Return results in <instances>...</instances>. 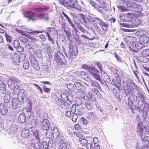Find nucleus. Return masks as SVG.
<instances>
[{
    "label": "nucleus",
    "instance_id": "obj_26",
    "mask_svg": "<svg viewBox=\"0 0 149 149\" xmlns=\"http://www.w3.org/2000/svg\"><path fill=\"white\" fill-rule=\"evenodd\" d=\"M79 141L80 144L83 146H85L88 142L87 140L83 136H81L79 138Z\"/></svg>",
    "mask_w": 149,
    "mask_h": 149
},
{
    "label": "nucleus",
    "instance_id": "obj_21",
    "mask_svg": "<svg viewBox=\"0 0 149 149\" xmlns=\"http://www.w3.org/2000/svg\"><path fill=\"white\" fill-rule=\"evenodd\" d=\"M19 122L21 123H24L26 121V116L24 113H22L19 115L18 119Z\"/></svg>",
    "mask_w": 149,
    "mask_h": 149
},
{
    "label": "nucleus",
    "instance_id": "obj_59",
    "mask_svg": "<svg viewBox=\"0 0 149 149\" xmlns=\"http://www.w3.org/2000/svg\"><path fill=\"white\" fill-rule=\"evenodd\" d=\"M76 110V106L75 104H73L72 106L71 111L72 113H75Z\"/></svg>",
    "mask_w": 149,
    "mask_h": 149
},
{
    "label": "nucleus",
    "instance_id": "obj_24",
    "mask_svg": "<svg viewBox=\"0 0 149 149\" xmlns=\"http://www.w3.org/2000/svg\"><path fill=\"white\" fill-rule=\"evenodd\" d=\"M78 97L80 98L84 99L85 98V92H84L81 90H79L77 91L76 93Z\"/></svg>",
    "mask_w": 149,
    "mask_h": 149
},
{
    "label": "nucleus",
    "instance_id": "obj_30",
    "mask_svg": "<svg viewBox=\"0 0 149 149\" xmlns=\"http://www.w3.org/2000/svg\"><path fill=\"white\" fill-rule=\"evenodd\" d=\"M6 86L5 84L2 82L0 84V92L4 94L6 92Z\"/></svg>",
    "mask_w": 149,
    "mask_h": 149
},
{
    "label": "nucleus",
    "instance_id": "obj_34",
    "mask_svg": "<svg viewBox=\"0 0 149 149\" xmlns=\"http://www.w3.org/2000/svg\"><path fill=\"white\" fill-rule=\"evenodd\" d=\"M42 149H48V143L45 141H43L42 142Z\"/></svg>",
    "mask_w": 149,
    "mask_h": 149
},
{
    "label": "nucleus",
    "instance_id": "obj_47",
    "mask_svg": "<svg viewBox=\"0 0 149 149\" xmlns=\"http://www.w3.org/2000/svg\"><path fill=\"white\" fill-rule=\"evenodd\" d=\"M27 51L30 54V55L31 56H32L35 53V50L33 47H32L30 49L28 50Z\"/></svg>",
    "mask_w": 149,
    "mask_h": 149
},
{
    "label": "nucleus",
    "instance_id": "obj_6",
    "mask_svg": "<svg viewBox=\"0 0 149 149\" xmlns=\"http://www.w3.org/2000/svg\"><path fill=\"white\" fill-rule=\"evenodd\" d=\"M89 71L90 73L92 74V76L96 80L100 82L102 81V79L99 74V71L97 70L95 68L91 67L89 68Z\"/></svg>",
    "mask_w": 149,
    "mask_h": 149
},
{
    "label": "nucleus",
    "instance_id": "obj_63",
    "mask_svg": "<svg viewBox=\"0 0 149 149\" xmlns=\"http://www.w3.org/2000/svg\"><path fill=\"white\" fill-rule=\"evenodd\" d=\"M81 120L82 121L83 124L84 125H86L88 123L87 121L84 117H82L81 118Z\"/></svg>",
    "mask_w": 149,
    "mask_h": 149
},
{
    "label": "nucleus",
    "instance_id": "obj_61",
    "mask_svg": "<svg viewBox=\"0 0 149 149\" xmlns=\"http://www.w3.org/2000/svg\"><path fill=\"white\" fill-rule=\"evenodd\" d=\"M87 149H91L93 148L92 144V143H89L86 144V146Z\"/></svg>",
    "mask_w": 149,
    "mask_h": 149
},
{
    "label": "nucleus",
    "instance_id": "obj_31",
    "mask_svg": "<svg viewBox=\"0 0 149 149\" xmlns=\"http://www.w3.org/2000/svg\"><path fill=\"white\" fill-rule=\"evenodd\" d=\"M135 88V86L133 83H131L127 88L128 91L129 93L133 92L134 89Z\"/></svg>",
    "mask_w": 149,
    "mask_h": 149
},
{
    "label": "nucleus",
    "instance_id": "obj_18",
    "mask_svg": "<svg viewBox=\"0 0 149 149\" xmlns=\"http://www.w3.org/2000/svg\"><path fill=\"white\" fill-rule=\"evenodd\" d=\"M143 44L140 41V42H135L132 45V47L137 49H140L144 47Z\"/></svg>",
    "mask_w": 149,
    "mask_h": 149
},
{
    "label": "nucleus",
    "instance_id": "obj_57",
    "mask_svg": "<svg viewBox=\"0 0 149 149\" xmlns=\"http://www.w3.org/2000/svg\"><path fill=\"white\" fill-rule=\"evenodd\" d=\"M114 54L117 60L119 62H121L122 61V59L118 55H117L116 53L115 52L114 53Z\"/></svg>",
    "mask_w": 149,
    "mask_h": 149
},
{
    "label": "nucleus",
    "instance_id": "obj_48",
    "mask_svg": "<svg viewBox=\"0 0 149 149\" xmlns=\"http://www.w3.org/2000/svg\"><path fill=\"white\" fill-rule=\"evenodd\" d=\"M6 48L10 50L11 52L14 51L13 48L10 45L8 44H6Z\"/></svg>",
    "mask_w": 149,
    "mask_h": 149
},
{
    "label": "nucleus",
    "instance_id": "obj_39",
    "mask_svg": "<svg viewBox=\"0 0 149 149\" xmlns=\"http://www.w3.org/2000/svg\"><path fill=\"white\" fill-rule=\"evenodd\" d=\"M36 55L39 57L41 58L42 56V53L41 50L40 49H37L36 51Z\"/></svg>",
    "mask_w": 149,
    "mask_h": 149
},
{
    "label": "nucleus",
    "instance_id": "obj_15",
    "mask_svg": "<svg viewBox=\"0 0 149 149\" xmlns=\"http://www.w3.org/2000/svg\"><path fill=\"white\" fill-rule=\"evenodd\" d=\"M135 17V15L134 14L132 13H127L124 16V17L125 18L124 19V22H127L128 23H130V22L133 21L132 19Z\"/></svg>",
    "mask_w": 149,
    "mask_h": 149
},
{
    "label": "nucleus",
    "instance_id": "obj_27",
    "mask_svg": "<svg viewBox=\"0 0 149 149\" xmlns=\"http://www.w3.org/2000/svg\"><path fill=\"white\" fill-rule=\"evenodd\" d=\"M13 108L14 109H16L18 107V101L16 98H13L12 101Z\"/></svg>",
    "mask_w": 149,
    "mask_h": 149
},
{
    "label": "nucleus",
    "instance_id": "obj_25",
    "mask_svg": "<svg viewBox=\"0 0 149 149\" xmlns=\"http://www.w3.org/2000/svg\"><path fill=\"white\" fill-rule=\"evenodd\" d=\"M133 6V9H135V10L138 12H141L143 10V7L141 5L136 3Z\"/></svg>",
    "mask_w": 149,
    "mask_h": 149
},
{
    "label": "nucleus",
    "instance_id": "obj_12",
    "mask_svg": "<svg viewBox=\"0 0 149 149\" xmlns=\"http://www.w3.org/2000/svg\"><path fill=\"white\" fill-rule=\"evenodd\" d=\"M21 135L23 139H26L28 138L31 135L29 129L27 127L24 128L22 131Z\"/></svg>",
    "mask_w": 149,
    "mask_h": 149
},
{
    "label": "nucleus",
    "instance_id": "obj_29",
    "mask_svg": "<svg viewBox=\"0 0 149 149\" xmlns=\"http://www.w3.org/2000/svg\"><path fill=\"white\" fill-rule=\"evenodd\" d=\"M59 132L58 129L56 128H54L53 130V138L56 139L58 138L59 135Z\"/></svg>",
    "mask_w": 149,
    "mask_h": 149
},
{
    "label": "nucleus",
    "instance_id": "obj_55",
    "mask_svg": "<svg viewBox=\"0 0 149 149\" xmlns=\"http://www.w3.org/2000/svg\"><path fill=\"white\" fill-rule=\"evenodd\" d=\"M1 54L2 57L5 58L8 55V54L5 50H3L1 52Z\"/></svg>",
    "mask_w": 149,
    "mask_h": 149
},
{
    "label": "nucleus",
    "instance_id": "obj_41",
    "mask_svg": "<svg viewBox=\"0 0 149 149\" xmlns=\"http://www.w3.org/2000/svg\"><path fill=\"white\" fill-rule=\"evenodd\" d=\"M46 34L48 36V40L52 44H54L55 43V41L52 38H51L49 33L48 32L46 33Z\"/></svg>",
    "mask_w": 149,
    "mask_h": 149
},
{
    "label": "nucleus",
    "instance_id": "obj_10",
    "mask_svg": "<svg viewBox=\"0 0 149 149\" xmlns=\"http://www.w3.org/2000/svg\"><path fill=\"white\" fill-rule=\"evenodd\" d=\"M42 144L40 141L33 139L31 141V149H41Z\"/></svg>",
    "mask_w": 149,
    "mask_h": 149
},
{
    "label": "nucleus",
    "instance_id": "obj_50",
    "mask_svg": "<svg viewBox=\"0 0 149 149\" xmlns=\"http://www.w3.org/2000/svg\"><path fill=\"white\" fill-rule=\"evenodd\" d=\"M81 128V125L78 123L75 124L74 125V128L77 131L80 130Z\"/></svg>",
    "mask_w": 149,
    "mask_h": 149
},
{
    "label": "nucleus",
    "instance_id": "obj_56",
    "mask_svg": "<svg viewBox=\"0 0 149 149\" xmlns=\"http://www.w3.org/2000/svg\"><path fill=\"white\" fill-rule=\"evenodd\" d=\"M24 50V48L23 47L20 46H19L16 49V50L18 52H22Z\"/></svg>",
    "mask_w": 149,
    "mask_h": 149
},
{
    "label": "nucleus",
    "instance_id": "obj_2",
    "mask_svg": "<svg viewBox=\"0 0 149 149\" xmlns=\"http://www.w3.org/2000/svg\"><path fill=\"white\" fill-rule=\"evenodd\" d=\"M25 16L26 17L29 18V20L33 21H35L39 19H44L45 20H47L48 19V17L47 15L42 14H37L31 11L27 12Z\"/></svg>",
    "mask_w": 149,
    "mask_h": 149
},
{
    "label": "nucleus",
    "instance_id": "obj_23",
    "mask_svg": "<svg viewBox=\"0 0 149 149\" xmlns=\"http://www.w3.org/2000/svg\"><path fill=\"white\" fill-rule=\"evenodd\" d=\"M87 78V80L89 82H91V84L93 86L96 87H98L99 86L100 87V84L97 82L93 81V79L92 77H91L88 76Z\"/></svg>",
    "mask_w": 149,
    "mask_h": 149
},
{
    "label": "nucleus",
    "instance_id": "obj_58",
    "mask_svg": "<svg viewBox=\"0 0 149 149\" xmlns=\"http://www.w3.org/2000/svg\"><path fill=\"white\" fill-rule=\"evenodd\" d=\"M18 101L19 102H22L24 100V96H21L19 94L17 96Z\"/></svg>",
    "mask_w": 149,
    "mask_h": 149
},
{
    "label": "nucleus",
    "instance_id": "obj_62",
    "mask_svg": "<svg viewBox=\"0 0 149 149\" xmlns=\"http://www.w3.org/2000/svg\"><path fill=\"white\" fill-rule=\"evenodd\" d=\"M68 22L69 23L70 25L74 29V30L76 29V28L75 27V26H74V24L72 22V21L71 19H70L69 20H68Z\"/></svg>",
    "mask_w": 149,
    "mask_h": 149
},
{
    "label": "nucleus",
    "instance_id": "obj_17",
    "mask_svg": "<svg viewBox=\"0 0 149 149\" xmlns=\"http://www.w3.org/2000/svg\"><path fill=\"white\" fill-rule=\"evenodd\" d=\"M58 149H69L67 143L63 139H61L58 143Z\"/></svg>",
    "mask_w": 149,
    "mask_h": 149
},
{
    "label": "nucleus",
    "instance_id": "obj_5",
    "mask_svg": "<svg viewBox=\"0 0 149 149\" xmlns=\"http://www.w3.org/2000/svg\"><path fill=\"white\" fill-rule=\"evenodd\" d=\"M143 123L142 121H140L138 123L137 129V132L139 136H141L142 141L149 142V137L148 136H144L143 134Z\"/></svg>",
    "mask_w": 149,
    "mask_h": 149
},
{
    "label": "nucleus",
    "instance_id": "obj_36",
    "mask_svg": "<svg viewBox=\"0 0 149 149\" xmlns=\"http://www.w3.org/2000/svg\"><path fill=\"white\" fill-rule=\"evenodd\" d=\"M86 108L89 110H91L93 108V106L90 102H88L85 103Z\"/></svg>",
    "mask_w": 149,
    "mask_h": 149
},
{
    "label": "nucleus",
    "instance_id": "obj_1",
    "mask_svg": "<svg viewBox=\"0 0 149 149\" xmlns=\"http://www.w3.org/2000/svg\"><path fill=\"white\" fill-rule=\"evenodd\" d=\"M59 2L68 8H73L79 12L81 11V7L77 0H59Z\"/></svg>",
    "mask_w": 149,
    "mask_h": 149
},
{
    "label": "nucleus",
    "instance_id": "obj_64",
    "mask_svg": "<svg viewBox=\"0 0 149 149\" xmlns=\"http://www.w3.org/2000/svg\"><path fill=\"white\" fill-rule=\"evenodd\" d=\"M93 148L94 149H100V146L99 144L96 143H94V145L93 147Z\"/></svg>",
    "mask_w": 149,
    "mask_h": 149
},
{
    "label": "nucleus",
    "instance_id": "obj_11",
    "mask_svg": "<svg viewBox=\"0 0 149 149\" xmlns=\"http://www.w3.org/2000/svg\"><path fill=\"white\" fill-rule=\"evenodd\" d=\"M58 105L63 109H66L70 107V106L69 103L60 98L58 99Z\"/></svg>",
    "mask_w": 149,
    "mask_h": 149
},
{
    "label": "nucleus",
    "instance_id": "obj_37",
    "mask_svg": "<svg viewBox=\"0 0 149 149\" xmlns=\"http://www.w3.org/2000/svg\"><path fill=\"white\" fill-rule=\"evenodd\" d=\"M74 85L76 88L79 90H81V87H82L83 86L79 82H75Z\"/></svg>",
    "mask_w": 149,
    "mask_h": 149
},
{
    "label": "nucleus",
    "instance_id": "obj_28",
    "mask_svg": "<svg viewBox=\"0 0 149 149\" xmlns=\"http://www.w3.org/2000/svg\"><path fill=\"white\" fill-rule=\"evenodd\" d=\"M125 4L126 6L128 8H130L133 9L134 5H135V3L131 1L126 0L125 1Z\"/></svg>",
    "mask_w": 149,
    "mask_h": 149
},
{
    "label": "nucleus",
    "instance_id": "obj_53",
    "mask_svg": "<svg viewBox=\"0 0 149 149\" xmlns=\"http://www.w3.org/2000/svg\"><path fill=\"white\" fill-rule=\"evenodd\" d=\"M71 115V111L70 110H68L65 113V116L68 118H70Z\"/></svg>",
    "mask_w": 149,
    "mask_h": 149
},
{
    "label": "nucleus",
    "instance_id": "obj_44",
    "mask_svg": "<svg viewBox=\"0 0 149 149\" xmlns=\"http://www.w3.org/2000/svg\"><path fill=\"white\" fill-rule=\"evenodd\" d=\"M47 9L46 7H38L35 9V10L38 11H42L47 10Z\"/></svg>",
    "mask_w": 149,
    "mask_h": 149
},
{
    "label": "nucleus",
    "instance_id": "obj_46",
    "mask_svg": "<svg viewBox=\"0 0 149 149\" xmlns=\"http://www.w3.org/2000/svg\"><path fill=\"white\" fill-rule=\"evenodd\" d=\"M43 89L44 92L47 93H49L51 90L50 88H48L45 86H43Z\"/></svg>",
    "mask_w": 149,
    "mask_h": 149
},
{
    "label": "nucleus",
    "instance_id": "obj_51",
    "mask_svg": "<svg viewBox=\"0 0 149 149\" xmlns=\"http://www.w3.org/2000/svg\"><path fill=\"white\" fill-rule=\"evenodd\" d=\"M41 119L40 118H37L34 121L35 125H34V127H36L37 125L40 123Z\"/></svg>",
    "mask_w": 149,
    "mask_h": 149
},
{
    "label": "nucleus",
    "instance_id": "obj_8",
    "mask_svg": "<svg viewBox=\"0 0 149 149\" xmlns=\"http://www.w3.org/2000/svg\"><path fill=\"white\" fill-rule=\"evenodd\" d=\"M8 55L12 60L13 61L15 65H18L19 63V56L17 53L14 51L9 52Z\"/></svg>",
    "mask_w": 149,
    "mask_h": 149
},
{
    "label": "nucleus",
    "instance_id": "obj_35",
    "mask_svg": "<svg viewBox=\"0 0 149 149\" xmlns=\"http://www.w3.org/2000/svg\"><path fill=\"white\" fill-rule=\"evenodd\" d=\"M5 36L6 37L7 42L8 43H9L11 42L13 39V37L6 33H5Z\"/></svg>",
    "mask_w": 149,
    "mask_h": 149
},
{
    "label": "nucleus",
    "instance_id": "obj_45",
    "mask_svg": "<svg viewBox=\"0 0 149 149\" xmlns=\"http://www.w3.org/2000/svg\"><path fill=\"white\" fill-rule=\"evenodd\" d=\"M30 62L32 65H36L38 64V62L34 58H31L30 60Z\"/></svg>",
    "mask_w": 149,
    "mask_h": 149
},
{
    "label": "nucleus",
    "instance_id": "obj_13",
    "mask_svg": "<svg viewBox=\"0 0 149 149\" xmlns=\"http://www.w3.org/2000/svg\"><path fill=\"white\" fill-rule=\"evenodd\" d=\"M136 38L132 36H126L125 38V40L128 44L131 45L134 43L136 41Z\"/></svg>",
    "mask_w": 149,
    "mask_h": 149
},
{
    "label": "nucleus",
    "instance_id": "obj_54",
    "mask_svg": "<svg viewBox=\"0 0 149 149\" xmlns=\"http://www.w3.org/2000/svg\"><path fill=\"white\" fill-rule=\"evenodd\" d=\"M10 100V97L7 95H5L4 97V100L5 102H7Z\"/></svg>",
    "mask_w": 149,
    "mask_h": 149
},
{
    "label": "nucleus",
    "instance_id": "obj_60",
    "mask_svg": "<svg viewBox=\"0 0 149 149\" xmlns=\"http://www.w3.org/2000/svg\"><path fill=\"white\" fill-rule=\"evenodd\" d=\"M19 45V43L18 40H15L14 41V46L15 47H17Z\"/></svg>",
    "mask_w": 149,
    "mask_h": 149
},
{
    "label": "nucleus",
    "instance_id": "obj_9",
    "mask_svg": "<svg viewBox=\"0 0 149 149\" xmlns=\"http://www.w3.org/2000/svg\"><path fill=\"white\" fill-rule=\"evenodd\" d=\"M54 60L58 65H61L63 62L62 58H63V55L59 51L55 52L54 56Z\"/></svg>",
    "mask_w": 149,
    "mask_h": 149
},
{
    "label": "nucleus",
    "instance_id": "obj_49",
    "mask_svg": "<svg viewBox=\"0 0 149 149\" xmlns=\"http://www.w3.org/2000/svg\"><path fill=\"white\" fill-rule=\"evenodd\" d=\"M47 31L52 33L55 31V29L53 27H48L46 28Z\"/></svg>",
    "mask_w": 149,
    "mask_h": 149
},
{
    "label": "nucleus",
    "instance_id": "obj_3",
    "mask_svg": "<svg viewBox=\"0 0 149 149\" xmlns=\"http://www.w3.org/2000/svg\"><path fill=\"white\" fill-rule=\"evenodd\" d=\"M98 2V3H96L94 1L91 0L90 3L98 12L102 13V8H104L106 7L107 6L103 0H96Z\"/></svg>",
    "mask_w": 149,
    "mask_h": 149
},
{
    "label": "nucleus",
    "instance_id": "obj_20",
    "mask_svg": "<svg viewBox=\"0 0 149 149\" xmlns=\"http://www.w3.org/2000/svg\"><path fill=\"white\" fill-rule=\"evenodd\" d=\"M22 28L25 30L28 33L31 34L32 33V34L34 35H35V33L38 34L40 33H42L43 32V31H42L39 30H36L35 31H31V30L24 26H22Z\"/></svg>",
    "mask_w": 149,
    "mask_h": 149
},
{
    "label": "nucleus",
    "instance_id": "obj_7",
    "mask_svg": "<svg viewBox=\"0 0 149 149\" xmlns=\"http://www.w3.org/2000/svg\"><path fill=\"white\" fill-rule=\"evenodd\" d=\"M141 23V20L140 19H135L132 22L127 23H120L122 26L132 28L137 26L138 25L140 24Z\"/></svg>",
    "mask_w": 149,
    "mask_h": 149
},
{
    "label": "nucleus",
    "instance_id": "obj_22",
    "mask_svg": "<svg viewBox=\"0 0 149 149\" xmlns=\"http://www.w3.org/2000/svg\"><path fill=\"white\" fill-rule=\"evenodd\" d=\"M95 20H97L98 22L101 27H108L107 25L105 22H104L103 20L101 19L98 18V17H95L94 18Z\"/></svg>",
    "mask_w": 149,
    "mask_h": 149
},
{
    "label": "nucleus",
    "instance_id": "obj_33",
    "mask_svg": "<svg viewBox=\"0 0 149 149\" xmlns=\"http://www.w3.org/2000/svg\"><path fill=\"white\" fill-rule=\"evenodd\" d=\"M140 41L143 44H146L149 41V37L147 36L144 37Z\"/></svg>",
    "mask_w": 149,
    "mask_h": 149
},
{
    "label": "nucleus",
    "instance_id": "obj_38",
    "mask_svg": "<svg viewBox=\"0 0 149 149\" xmlns=\"http://www.w3.org/2000/svg\"><path fill=\"white\" fill-rule=\"evenodd\" d=\"M19 39L24 43H26L28 41V39L26 38H25L22 36H20L19 37Z\"/></svg>",
    "mask_w": 149,
    "mask_h": 149
},
{
    "label": "nucleus",
    "instance_id": "obj_52",
    "mask_svg": "<svg viewBox=\"0 0 149 149\" xmlns=\"http://www.w3.org/2000/svg\"><path fill=\"white\" fill-rule=\"evenodd\" d=\"M46 52L47 54L48 55L49 58H50L52 57V55L50 54L52 49L51 48H49L48 49H46Z\"/></svg>",
    "mask_w": 149,
    "mask_h": 149
},
{
    "label": "nucleus",
    "instance_id": "obj_42",
    "mask_svg": "<svg viewBox=\"0 0 149 149\" xmlns=\"http://www.w3.org/2000/svg\"><path fill=\"white\" fill-rule=\"evenodd\" d=\"M77 118L78 116L75 113H74L72 115V120L74 123H75L76 122Z\"/></svg>",
    "mask_w": 149,
    "mask_h": 149
},
{
    "label": "nucleus",
    "instance_id": "obj_4",
    "mask_svg": "<svg viewBox=\"0 0 149 149\" xmlns=\"http://www.w3.org/2000/svg\"><path fill=\"white\" fill-rule=\"evenodd\" d=\"M98 95H100L99 97L101 95L99 93L98 90L97 88H93L91 89L89 91L87 95V96L92 101L95 102L98 97Z\"/></svg>",
    "mask_w": 149,
    "mask_h": 149
},
{
    "label": "nucleus",
    "instance_id": "obj_43",
    "mask_svg": "<svg viewBox=\"0 0 149 149\" xmlns=\"http://www.w3.org/2000/svg\"><path fill=\"white\" fill-rule=\"evenodd\" d=\"M28 38L30 39V41L31 42L35 43L36 42L37 40L36 38L32 36H30Z\"/></svg>",
    "mask_w": 149,
    "mask_h": 149
},
{
    "label": "nucleus",
    "instance_id": "obj_19",
    "mask_svg": "<svg viewBox=\"0 0 149 149\" xmlns=\"http://www.w3.org/2000/svg\"><path fill=\"white\" fill-rule=\"evenodd\" d=\"M0 111L3 115H5L8 111L6 107L3 103L0 104Z\"/></svg>",
    "mask_w": 149,
    "mask_h": 149
},
{
    "label": "nucleus",
    "instance_id": "obj_14",
    "mask_svg": "<svg viewBox=\"0 0 149 149\" xmlns=\"http://www.w3.org/2000/svg\"><path fill=\"white\" fill-rule=\"evenodd\" d=\"M121 79L118 74H117L115 79H113L112 82L113 85L118 89H120L121 86Z\"/></svg>",
    "mask_w": 149,
    "mask_h": 149
},
{
    "label": "nucleus",
    "instance_id": "obj_32",
    "mask_svg": "<svg viewBox=\"0 0 149 149\" xmlns=\"http://www.w3.org/2000/svg\"><path fill=\"white\" fill-rule=\"evenodd\" d=\"M141 55L143 57H147L149 56V49H143L141 52Z\"/></svg>",
    "mask_w": 149,
    "mask_h": 149
},
{
    "label": "nucleus",
    "instance_id": "obj_16",
    "mask_svg": "<svg viewBox=\"0 0 149 149\" xmlns=\"http://www.w3.org/2000/svg\"><path fill=\"white\" fill-rule=\"evenodd\" d=\"M49 122L47 119H44L42 122L41 127L42 129L47 130L49 128Z\"/></svg>",
    "mask_w": 149,
    "mask_h": 149
},
{
    "label": "nucleus",
    "instance_id": "obj_40",
    "mask_svg": "<svg viewBox=\"0 0 149 149\" xmlns=\"http://www.w3.org/2000/svg\"><path fill=\"white\" fill-rule=\"evenodd\" d=\"M117 7L119 10H120L121 12H126L127 11L128 9H126L124 7L121 6L117 5Z\"/></svg>",
    "mask_w": 149,
    "mask_h": 149
}]
</instances>
